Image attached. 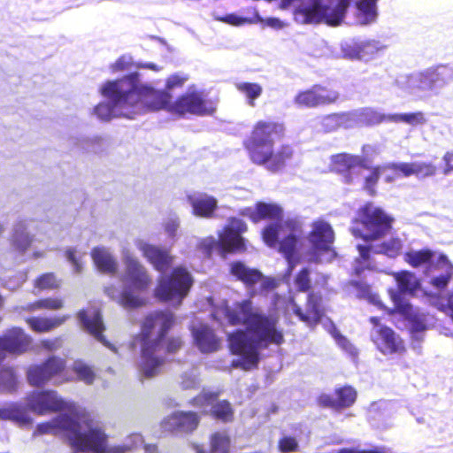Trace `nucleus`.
Returning <instances> with one entry per match:
<instances>
[{"instance_id":"nucleus-1","label":"nucleus","mask_w":453,"mask_h":453,"mask_svg":"<svg viewBox=\"0 0 453 453\" xmlns=\"http://www.w3.org/2000/svg\"><path fill=\"white\" fill-rule=\"evenodd\" d=\"M320 296H308L306 311L303 312L293 299L286 300L277 296L274 309L265 313L254 306L250 300H244L228 306L223 302L213 311L212 316L220 321L226 319L230 325H244L245 330L238 329L228 334L229 349L236 357L232 366L243 370L256 368L259 363L261 351L270 344L280 345L284 342L282 330L279 327L278 310L293 312L308 326L317 324L322 319L319 302Z\"/></svg>"},{"instance_id":"nucleus-2","label":"nucleus","mask_w":453,"mask_h":453,"mask_svg":"<svg viewBox=\"0 0 453 453\" xmlns=\"http://www.w3.org/2000/svg\"><path fill=\"white\" fill-rule=\"evenodd\" d=\"M241 214L255 223L263 219L272 221L262 232L263 240L266 245L278 249L284 255L290 270L303 257L308 260L322 261L317 253L326 252L330 258L334 256L331 249L334 231L324 220L312 224V230L308 236L309 246H305L301 239V222L296 219H284L282 208L276 203L258 202L252 207L242 209Z\"/></svg>"},{"instance_id":"nucleus-3","label":"nucleus","mask_w":453,"mask_h":453,"mask_svg":"<svg viewBox=\"0 0 453 453\" xmlns=\"http://www.w3.org/2000/svg\"><path fill=\"white\" fill-rule=\"evenodd\" d=\"M43 434L66 436L75 453H127L143 443L141 434H133L122 444L108 445L104 425L81 410H71L50 421L38 424L33 436Z\"/></svg>"},{"instance_id":"nucleus-4","label":"nucleus","mask_w":453,"mask_h":453,"mask_svg":"<svg viewBox=\"0 0 453 453\" xmlns=\"http://www.w3.org/2000/svg\"><path fill=\"white\" fill-rule=\"evenodd\" d=\"M108 102H101L92 110V114L101 121L116 118L134 119L157 108L165 102L166 96L155 92L154 88L141 83L137 74L121 80L107 81L100 88Z\"/></svg>"},{"instance_id":"nucleus-5","label":"nucleus","mask_w":453,"mask_h":453,"mask_svg":"<svg viewBox=\"0 0 453 453\" xmlns=\"http://www.w3.org/2000/svg\"><path fill=\"white\" fill-rule=\"evenodd\" d=\"M391 218L380 208L367 203L358 211L357 218L351 227V233L369 245L357 244L359 257L356 258L353 267L359 275L365 268L371 267L370 253L384 254L389 257L398 256L403 249V242L399 238H391L380 244L376 243L388 234L391 229Z\"/></svg>"},{"instance_id":"nucleus-6","label":"nucleus","mask_w":453,"mask_h":453,"mask_svg":"<svg viewBox=\"0 0 453 453\" xmlns=\"http://www.w3.org/2000/svg\"><path fill=\"white\" fill-rule=\"evenodd\" d=\"M173 321L174 316L170 311H156L145 318L141 334L134 340L135 344L141 347L137 366L142 376L148 379L157 376L161 372L165 353H173L181 347L180 338L167 342L165 339Z\"/></svg>"},{"instance_id":"nucleus-7","label":"nucleus","mask_w":453,"mask_h":453,"mask_svg":"<svg viewBox=\"0 0 453 453\" xmlns=\"http://www.w3.org/2000/svg\"><path fill=\"white\" fill-rule=\"evenodd\" d=\"M134 246L142 256L161 273L155 288V296L173 307H179L188 296L192 285L191 274L181 266L173 269L172 273L165 272L173 264V257L165 250L138 238Z\"/></svg>"},{"instance_id":"nucleus-8","label":"nucleus","mask_w":453,"mask_h":453,"mask_svg":"<svg viewBox=\"0 0 453 453\" xmlns=\"http://www.w3.org/2000/svg\"><path fill=\"white\" fill-rule=\"evenodd\" d=\"M283 132L280 124L273 121H258L250 138L245 142L250 160L266 170L275 173L281 170L294 154L288 145L274 148L275 142Z\"/></svg>"},{"instance_id":"nucleus-9","label":"nucleus","mask_w":453,"mask_h":453,"mask_svg":"<svg viewBox=\"0 0 453 453\" xmlns=\"http://www.w3.org/2000/svg\"><path fill=\"white\" fill-rule=\"evenodd\" d=\"M121 258L124 265V271L119 276L122 287L120 289L114 286L105 287L104 293L124 308L140 307L143 305L144 299L139 293L150 286L151 278L130 250L123 248Z\"/></svg>"},{"instance_id":"nucleus-10","label":"nucleus","mask_w":453,"mask_h":453,"mask_svg":"<svg viewBox=\"0 0 453 453\" xmlns=\"http://www.w3.org/2000/svg\"><path fill=\"white\" fill-rule=\"evenodd\" d=\"M349 0H282V8L293 6L300 24L325 22L338 26L343 19Z\"/></svg>"},{"instance_id":"nucleus-11","label":"nucleus","mask_w":453,"mask_h":453,"mask_svg":"<svg viewBox=\"0 0 453 453\" xmlns=\"http://www.w3.org/2000/svg\"><path fill=\"white\" fill-rule=\"evenodd\" d=\"M331 167L334 171L342 173L343 181L347 184H355L365 178V188L373 194L372 187L377 182L380 174L387 170L392 169L391 166L377 167L369 170L368 175H364V172L368 171L365 168V158L348 153H340L331 157Z\"/></svg>"},{"instance_id":"nucleus-12","label":"nucleus","mask_w":453,"mask_h":453,"mask_svg":"<svg viewBox=\"0 0 453 453\" xmlns=\"http://www.w3.org/2000/svg\"><path fill=\"white\" fill-rule=\"evenodd\" d=\"M453 81V68L440 65L405 78L404 89L418 98L437 95L448 83Z\"/></svg>"},{"instance_id":"nucleus-13","label":"nucleus","mask_w":453,"mask_h":453,"mask_svg":"<svg viewBox=\"0 0 453 453\" xmlns=\"http://www.w3.org/2000/svg\"><path fill=\"white\" fill-rule=\"evenodd\" d=\"M155 92L157 89L154 88ZM166 96L165 102L157 108H150V111L167 110L172 113L183 115L191 113L196 115L211 114L215 110V103L208 99L204 92L198 90L196 87H189L185 94L180 96L175 102H172V95L167 92H160Z\"/></svg>"},{"instance_id":"nucleus-14","label":"nucleus","mask_w":453,"mask_h":453,"mask_svg":"<svg viewBox=\"0 0 453 453\" xmlns=\"http://www.w3.org/2000/svg\"><path fill=\"white\" fill-rule=\"evenodd\" d=\"M246 230L247 226L242 219H230L224 229L219 232L218 238L206 237L201 241L200 247L207 255L212 251L224 254L243 250L245 249L244 239L241 234Z\"/></svg>"},{"instance_id":"nucleus-15","label":"nucleus","mask_w":453,"mask_h":453,"mask_svg":"<svg viewBox=\"0 0 453 453\" xmlns=\"http://www.w3.org/2000/svg\"><path fill=\"white\" fill-rule=\"evenodd\" d=\"M26 403L29 411L39 416L79 410L73 403L62 399L54 390H34L27 395Z\"/></svg>"},{"instance_id":"nucleus-16","label":"nucleus","mask_w":453,"mask_h":453,"mask_svg":"<svg viewBox=\"0 0 453 453\" xmlns=\"http://www.w3.org/2000/svg\"><path fill=\"white\" fill-rule=\"evenodd\" d=\"M452 276L453 265L446 256L440 255L436 263H431L426 271L425 282L430 287L426 294L434 298V301L439 298L437 296L448 287Z\"/></svg>"},{"instance_id":"nucleus-17","label":"nucleus","mask_w":453,"mask_h":453,"mask_svg":"<svg viewBox=\"0 0 453 453\" xmlns=\"http://www.w3.org/2000/svg\"><path fill=\"white\" fill-rule=\"evenodd\" d=\"M65 367L64 359L52 357L41 365H31L27 372V380L35 387H42L50 381L54 385L61 384L63 380L59 379L58 375Z\"/></svg>"},{"instance_id":"nucleus-18","label":"nucleus","mask_w":453,"mask_h":453,"mask_svg":"<svg viewBox=\"0 0 453 453\" xmlns=\"http://www.w3.org/2000/svg\"><path fill=\"white\" fill-rule=\"evenodd\" d=\"M370 321L373 325L371 339L382 354H401L404 351L403 342L391 328L381 325L377 317H372Z\"/></svg>"},{"instance_id":"nucleus-19","label":"nucleus","mask_w":453,"mask_h":453,"mask_svg":"<svg viewBox=\"0 0 453 453\" xmlns=\"http://www.w3.org/2000/svg\"><path fill=\"white\" fill-rule=\"evenodd\" d=\"M231 273L242 280L253 294L272 290L277 285L274 280L264 277L259 271L247 267L241 262L231 265Z\"/></svg>"},{"instance_id":"nucleus-20","label":"nucleus","mask_w":453,"mask_h":453,"mask_svg":"<svg viewBox=\"0 0 453 453\" xmlns=\"http://www.w3.org/2000/svg\"><path fill=\"white\" fill-rule=\"evenodd\" d=\"M391 297L394 302L395 310L409 320L413 334H418L434 326V318L432 315L414 308L397 294L391 292Z\"/></svg>"},{"instance_id":"nucleus-21","label":"nucleus","mask_w":453,"mask_h":453,"mask_svg":"<svg viewBox=\"0 0 453 453\" xmlns=\"http://www.w3.org/2000/svg\"><path fill=\"white\" fill-rule=\"evenodd\" d=\"M339 96L340 95L336 90L315 85L309 89L298 92L294 102L300 107L316 108L334 104Z\"/></svg>"},{"instance_id":"nucleus-22","label":"nucleus","mask_w":453,"mask_h":453,"mask_svg":"<svg viewBox=\"0 0 453 453\" xmlns=\"http://www.w3.org/2000/svg\"><path fill=\"white\" fill-rule=\"evenodd\" d=\"M32 342V338L19 327L7 330L0 337V363L8 354L20 355L26 352Z\"/></svg>"},{"instance_id":"nucleus-23","label":"nucleus","mask_w":453,"mask_h":453,"mask_svg":"<svg viewBox=\"0 0 453 453\" xmlns=\"http://www.w3.org/2000/svg\"><path fill=\"white\" fill-rule=\"evenodd\" d=\"M385 46L378 41L346 42L342 43V52L345 58L369 61L374 58Z\"/></svg>"},{"instance_id":"nucleus-24","label":"nucleus","mask_w":453,"mask_h":453,"mask_svg":"<svg viewBox=\"0 0 453 453\" xmlns=\"http://www.w3.org/2000/svg\"><path fill=\"white\" fill-rule=\"evenodd\" d=\"M200 417L193 411H175L165 418L161 426L165 431L188 434L196 429Z\"/></svg>"},{"instance_id":"nucleus-25","label":"nucleus","mask_w":453,"mask_h":453,"mask_svg":"<svg viewBox=\"0 0 453 453\" xmlns=\"http://www.w3.org/2000/svg\"><path fill=\"white\" fill-rule=\"evenodd\" d=\"M217 395L203 391L201 395L193 399L192 404L203 408L204 412H207V408L210 407V411L218 418L223 421H228L233 417V411L230 403L226 401H216Z\"/></svg>"},{"instance_id":"nucleus-26","label":"nucleus","mask_w":453,"mask_h":453,"mask_svg":"<svg viewBox=\"0 0 453 453\" xmlns=\"http://www.w3.org/2000/svg\"><path fill=\"white\" fill-rule=\"evenodd\" d=\"M78 319L83 327L89 332L97 341L101 342L104 345L116 351L115 348L111 346L104 337L103 331L104 326L99 311L96 308L81 311L78 313Z\"/></svg>"},{"instance_id":"nucleus-27","label":"nucleus","mask_w":453,"mask_h":453,"mask_svg":"<svg viewBox=\"0 0 453 453\" xmlns=\"http://www.w3.org/2000/svg\"><path fill=\"white\" fill-rule=\"evenodd\" d=\"M392 170L395 177H410L413 175L418 179L434 176L437 172L434 164L423 161L394 164L392 165Z\"/></svg>"},{"instance_id":"nucleus-28","label":"nucleus","mask_w":453,"mask_h":453,"mask_svg":"<svg viewBox=\"0 0 453 453\" xmlns=\"http://www.w3.org/2000/svg\"><path fill=\"white\" fill-rule=\"evenodd\" d=\"M191 331L195 344L201 352L211 353L219 349L220 339L208 326L204 324L194 325Z\"/></svg>"},{"instance_id":"nucleus-29","label":"nucleus","mask_w":453,"mask_h":453,"mask_svg":"<svg viewBox=\"0 0 453 453\" xmlns=\"http://www.w3.org/2000/svg\"><path fill=\"white\" fill-rule=\"evenodd\" d=\"M187 200L192 207L193 214L200 218H211L218 206L217 199L206 193L188 194Z\"/></svg>"},{"instance_id":"nucleus-30","label":"nucleus","mask_w":453,"mask_h":453,"mask_svg":"<svg viewBox=\"0 0 453 453\" xmlns=\"http://www.w3.org/2000/svg\"><path fill=\"white\" fill-rule=\"evenodd\" d=\"M93 263L100 273L116 275L119 272V262L109 248L95 247L91 251Z\"/></svg>"},{"instance_id":"nucleus-31","label":"nucleus","mask_w":453,"mask_h":453,"mask_svg":"<svg viewBox=\"0 0 453 453\" xmlns=\"http://www.w3.org/2000/svg\"><path fill=\"white\" fill-rule=\"evenodd\" d=\"M357 399L356 390L346 386L335 389L334 395H322L319 402L321 405L334 409H342L351 406Z\"/></svg>"},{"instance_id":"nucleus-32","label":"nucleus","mask_w":453,"mask_h":453,"mask_svg":"<svg viewBox=\"0 0 453 453\" xmlns=\"http://www.w3.org/2000/svg\"><path fill=\"white\" fill-rule=\"evenodd\" d=\"M350 128L375 125L387 120L388 115H384L373 108L363 107L348 111Z\"/></svg>"},{"instance_id":"nucleus-33","label":"nucleus","mask_w":453,"mask_h":453,"mask_svg":"<svg viewBox=\"0 0 453 453\" xmlns=\"http://www.w3.org/2000/svg\"><path fill=\"white\" fill-rule=\"evenodd\" d=\"M33 242V236L28 233V221L27 219L18 220L12 226L10 243L12 248L24 254Z\"/></svg>"},{"instance_id":"nucleus-34","label":"nucleus","mask_w":453,"mask_h":453,"mask_svg":"<svg viewBox=\"0 0 453 453\" xmlns=\"http://www.w3.org/2000/svg\"><path fill=\"white\" fill-rule=\"evenodd\" d=\"M27 404L11 403L4 408L0 409V418L10 419L19 426H25L33 423V418L29 413Z\"/></svg>"},{"instance_id":"nucleus-35","label":"nucleus","mask_w":453,"mask_h":453,"mask_svg":"<svg viewBox=\"0 0 453 453\" xmlns=\"http://www.w3.org/2000/svg\"><path fill=\"white\" fill-rule=\"evenodd\" d=\"M224 21L234 26L261 23L275 29H280L285 26L284 22L277 18H268L264 19L257 11H254L252 16L245 18L237 16L235 14H230L224 19Z\"/></svg>"},{"instance_id":"nucleus-36","label":"nucleus","mask_w":453,"mask_h":453,"mask_svg":"<svg viewBox=\"0 0 453 453\" xmlns=\"http://www.w3.org/2000/svg\"><path fill=\"white\" fill-rule=\"evenodd\" d=\"M379 0H359L356 3L355 23L369 25L375 22L378 16L377 2Z\"/></svg>"},{"instance_id":"nucleus-37","label":"nucleus","mask_w":453,"mask_h":453,"mask_svg":"<svg viewBox=\"0 0 453 453\" xmlns=\"http://www.w3.org/2000/svg\"><path fill=\"white\" fill-rule=\"evenodd\" d=\"M348 111L322 116L319 121V130L324 133L335 132L339 128H350Z\"/></svg>"},{"instance_id":"nucleus-38","label":"nucleus","mask_w":453,"mask_h":453,"mask_svg":"<svg viewBox=\"0 0 453 453\" xmlns=\"http://www.w3.org/2000/svg\"><path fill=\"white\" fill-rule=\"evenodd\" d=\"M68 318V316L30 317L26 319V322L35 332L47 333L63 325Z\"/></svg>"},{"instance_id":"nucleus-39","label":"nucleus","mask_w":453,"mask_h":453,"mask_svg":"<svg viewBox=\"0 0 453 453\" xmlns=\"http://www.w3.org/2000/svg\"><path fill=\"white\" fill-rule=\"evenodd\" d=\"M387 120L394 123H404L411 127H422L428 121L423 111L389 114Z\"/></svg>"},{"instance_id":"nucleus-40","label":"nucleus","mask_w":453,"mask_h":453,"mask_svg":"<svg viewBox=\"0 0 453 453\" xmlns=\"http://www.w3.org/2000/svg\"><path fill=\"white\" fill-rule=\"evenodd\" d=\"M395 280L400 293L403 295H415L420 286L415 274L407 271L395 273Z\"/></svg>"},{"instance_id":"nucleus-41","label":"nucleus","mask_w":453,"mask_h":453,"mask_svg":"<svg viewBox=\"0 0 453 453\" xmlns=\"http://www.w3.org/2000/svg\"><path fill=\"white\" fill-rule=\"evenodd\" d=\"M404 259L413 267L426 265V269L430 266L431 263H436L434 253L429 250H411L407 252Z\"/></svg>"},{"instance_id":"nucleus-42","label":"nucleus","mask_w":453,"mask_h":453,"mask_svg":"<svg viewBox=\"0 0 453 453\" xmlns=\"http://www.w3.org/2000/svg\"><path fill=\"white\" fill-rule=\"evenodd\" d=\"M235 88L245 97L246 104L250 107L256 106V100L263 93L262 86L254 82H237Z\"/></svg>"},{"instance_id":"nucleus-43","label":"nucleus","mask_w":453,"mask_h":453,"mask_svg":"<svg viewBox=\"0 0 453 453\" xmlns=\"http://www.w3.org/2000/svg\"><path fill=\"white\" fill-rule=\"evenodd\" d=\"M73 371L80 380L88 385L92 384L96 378L94 368L81 360L74 361L73 365Z\"/></svg>"},{"instance_id":"nucleus-44","label":"nucleus","mask_w":453,"mask_h":453,"mask_svg":"<svg viewBox=\"0 0 453 453\" xmlns=\"http://www.w3.org/2000/svg\"><path fill=\"white\" fill-rule=\"evenodd\" d=\"M65 257L72 265L74 273H81L83 271V259L86 257V251L78 248H68L65 250Z\"/></svg>"},{"instance_id":"nucleus-45","label":"nucleus","mask_w":453,"mask_h":453,"mask_svg":"<svg viewBox=\"0 0 453 453\" xmlns=\"http://www.w3.org/2000/svg\"><path fill=\"white\" fill-rule=\"evenodd\" d=\"M64 306V301L58 297H49L38 300L33 303H30L27 306V310L30 311H37V310H51L57 311L60 310Z\"/></svg>"},{"instance_id":"nucleus-46","label":"nucleus","mask_w":453,"mask_h":453,"mask_svg":"<svg viewBox=\"0 0 453 453\" xmlns=\"http://www.w3.org/2000/svg\"><path fill=\"white\" fill-rule=\"evenodd\" d=\"M211 453H228L229 438L224 433H216L211 436ZM196 453H205L203 449H196Z\"/></svg>"},{"instance_id":"nucleus-47","label":"nucleus","mask_w":453,"mask_h":453,"mask_svg":"<svg viewBox=\"0 0 453 453\" xmlns=\"http://www.w3.org/2000/svg\"><path fill=\"white\" fill-rule=\"evenodd\" d=\"M62 280L54 273H48L40 276L35 281V288L40 290H51L60 288Z\"/></svg>"},{"instance_id":"nucleus-48","label":"nucleus","mask_w":453,"mask_h":453,"mask_svg":"<svg viewBox=\"0 0 453 453\" xmlns=\"http://www.w3.org/2000/svg\"><path fill=\"white\" fill-rule=\"evenodd\" d=\"M351 285L357 289V297L366 299L368 302L373 303L374 305H381L379 296L372 293L368 286L358 282H353Z\"/></svg>"},{"instance_id":"nucleus-49","label":"nucleus","mask_w":453,"mask_h":453,"mask_svg":"<svg viewBox=\"0 0 453 453\" xmlns=\"http://www.w3.org/2000/svg\"><path fill=\"white\" fill-rule=\"evenodd\" d=\"M188 80V77L184 73H178L172 74L165 81V89L159 91L167 92L171 95V91L181 88Z\"/></svg>"},{"instance_id":"nucleus-50","label":"nucleus","mask_w":453,"mask_h":453,"mask_svg":"<svg viewBox=\"0 0 453 453\" xmlns=\"http://www.w3.org/2000/svg\"><path fill=\"white\" fill-rule=\"evenodd\" d=\"M16 385V378L12 369H0V390H12Z\"/></svg>"},{"instance_id":"nucleus-51","label":"nucleus","mask_w":453,"mask_h":453,"mask_svg":"<svg viewBox=\"0 0 453 453\" xmlns=\"http://www.w3.org/2000/svg\"><path fill=\"white\" fill-rule=\"evenodd\" d=\"M433 304L440 311L450 316L453 319V288L448 294L447 302L445 303L441 298H436Z\"/></svg>"},{"instance_id":"nucleus-52","label":"nucleus","mask_w":453,"mask_h":453,"mask_svg":"<svg viewBox=\"0 0 453 453\" xmlns=\"http://www.w3.org/2000/svg\"><path fill=\"white\" fill-rule=\"evenodd\" d=\"M332 335L335 339L337 344L350 356H356L357 351L356 348L343 336H342L336 329L334 327L331 332Z\"/></svg>"},{"instance_id":"nucleus-53","label":"nucleus","mask_w":453,"mask_h":453,"mask_svg":"<svg viewBox=\"0 0 453 453\" xmlns=\"http://www.w3.org/2000/svg\"><path fill=\"white\" fill-rule=\"evenodd\" d=\"M180 221L177 218L167 219L163 224L165 234L173 241H174L177 236Z\"/></svg>"},{"instance_id":"nucleus-54","label":"nucleus","mask_w":453,"mask_h":453,"mask_svg":"<svg viewBox=\"0 0 453 453\" xmlns=\"http://www.w3.org/2000/svg\"><path fill=\"white\" fill-rule=\"evenodd\" d=\"M297 447L296 440L290 436H285L279 441V449L282 453L296 451Z\"/></svg>"},{"instance_id":"nucleus-55","label":"nucleus","mask_w":453,"mask_h":453,"mask_svg":"<svg viewBox=\"0 0 453 453\" xmlns=\"http://www.w3.org/2000/svg\"><path fill=\"white\" fill-rule=\"evenodd\" d=\"M180 384L184 389L194 388L198 386L199 380L197 378L196 372L192 371L188 373H184L181 377Z\"/></svg>"},{"instance_id":"nucleus-56","label":"nucleus","mask_w":453,"mask_h":453,"mask_svg":"<svg viewBox=\"0 0 453 453\" xmlns=\"http://www.w3.org/2000/svg\"><path fill=\"white\" fill-rule=\"evenodd\" d=\"M296 286L300 291H305L310 288L309 273L306 269L302 270L297 275Z\"/></svg>"},{"instance_id":"nucleus-57","label":"nucleus","mask_w":453,"mask_h":453,"mask_svg":"<svg viewBox=\"0 0 453 453\" xmlns=\"http://www.w3.org/2000/svg\"><path fill=\"white\" fill-rule=\"evenodd\" d=\"M132 65V58L130 56L124 55L120 57L112 65L111 69L113 72L127 70Z\"/></svg>"},{"instance_id":"nucleus-58","label":"nucleus","mask_w":453,"mask_h":453,"mask_svg":"<svg viewBox=\"0 0 453 453\" xmlns=\"http://www.w3.org/2000/svg\"><path fill=\"white\" fill-rule=\"evenodd\" d=\"M442 161L444 163L443 173L448 175L453 173V151L446 152L442 157Z\"/></svg>"},{"instance_id":"nucleus-59","label":"nucleus","mask_w":453,"mask_h":453,"mask_svg":"<svg viewBox=\"0 0 453 453\" xmlns=\"http://www.w3.org/2000/svg\"><path fill=\"white\" fill-rule=\"evenodd\" d=\"M62 345V340L60 338H55L51 340H45L42 342V346L49 350L58 349Z\"/></svg>"},{"instance_id":"nucleus-60","label":"nucleus","mask_w":453,"mask_h":453,"mask_svg":"<svg viewBox=\"0 0 453 453\" xmlns=\"http://www.w3.org/2000/svg\"><path fill=\"white\" fill-rule=\"evenodd\" d=\"M138 67L148 68L156 72H158L162 69V67H159L158 65L153 63H141L138 65Z\"/></svg>"},{"instance_id":"nucleus-61","label":"nucleus","mask_w":453,"mask_h":453,"mask_svg":"<svg viewBox=\"0 0 453 453\" xmlns=\"http://www.w3.org/2000/svg\"><path fill=\"white\" fill-rule=\"evenodd\" d=\"M145 453H157V447L155 445H145Z\"/></svg>"},{"instance_id":"nucleus-62","label":"nucleus","mask_w":453,"mask_h":453,"mask_svg":"<svg viewBox=\"0 0 453 453\" xmlns=\"http://www.w3.org/2000/svg\"><path fill=\"white\" fill-rule=\"evenodd\" d=\"M6 229V226L3 223H0V235H2Z\"/></svg>"},{"instance_id":"nucleus-63","label":"nucleus","mask_w":453,"mask_h":453,"mask_svg":"<svg viewBox=\"0 0 453 453\" xmlns=\"http://www.w3.org/2000/svg\"><path fill=\"white\" fill-rule=\"evenodd\" d=\"M40 256H42V254H40L39 252H35L34 255H33V257H35V258L40 257Z\"/></svg>"},{"instance_id":"nucleus-64","label":"nucleus","mask_w":453,"mask_h":453,"mask_svg":"<svg viewBox=\"0 0 453 453\" xmlns=\"http://www.w3.org/2000/svg\"><path fill=\"white\" fill-rule=\"evenodd\" d=\"M386 179H387V180H388V181H389V180H393V177H391V176H389V175H387V176H386Z\"/></svg>"}]
</instances>
